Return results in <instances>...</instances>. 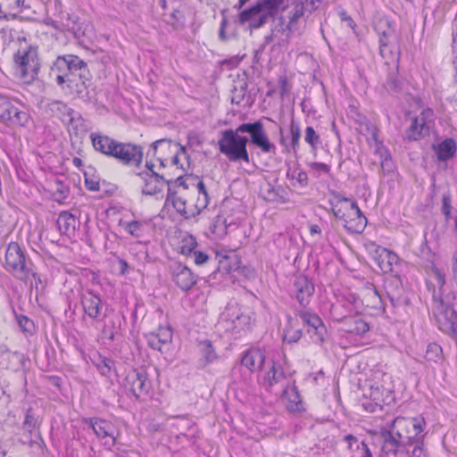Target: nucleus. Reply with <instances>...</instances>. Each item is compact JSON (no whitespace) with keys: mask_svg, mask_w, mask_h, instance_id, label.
<instances>
[{"mask_svg":"<svg viewBox=\"0 0 457 457\" xmlns=\"http://www.w3.org/2000/svg\"><path fill=\"white\" fill-rule=\"evenodd\" d=\"M424 424V420L420 418H395L388 430H382L385 438L383 449L387 453H395L400 445L412 444L414 440L419 443Z\"/></svg>","mask_w":457,"mask_h":457,"instance_id":"1","label":"nucleus"},{"mask_svg":"<svg viewBox=\"0 0 457 457\" xmlns=\"http://www.w3.org/2000/svg\"><path fill=\"white\" fill-rule=\"evenodd\" d=\"M434 282H427V287L432 292L434 303L433 313L441 329L454 332L457 328V312L442 300V289L445 283L444 274L436 268L431 271Z\"/></svg>","mask_w":457,"mask_h":457,"instance_id":"2","label":"nucleus"},{"mask_svg":"<svg viewBox=\"0 0 457 457\" xmlns=\"http://www.w3.org/2000/svg\"><path fill=\"white\" fill-rule=\"evenodd\" d=\"M242 131L236 129H226L221 131V137L218 141L220 152L224 154L229 162H237L243 161L246 163L250 162L249 154L246 149L248 138L241 136Z\"/></svg>","mask_w":457,"mask_h":457,"instance_id":"3","label":"nucleus"},{"mask_svg":"<svg viewBox=\"0 0 457 457\" xmlns=\"http://www.w3.org/2000/svg\"><path fill=\"white\" fill-rule=\"evenodd\" d=\"M39 67L37 47H21L14 54L15 74L23 83L32 82L37 75Z\"/></svg>","mask_w":457,"mask_h":457,"instance_id":"4","label":"nucleus"},{"mask_svg":"<svg viewBox=\"0 0 457 457\" xmlns=\"http://www.w3.org/2000/svg\"><path fill=\"white\" fill-rule=\"evenodd\" d=\"M5 265L6 270L20 280L28 281L30 276L36 277L31 262L27 260L18 243L11 242L8 245L5 252Z\"/></svg>","mask_w":457,"mask_h":457,"instance_id":"5","label":"nucleus"},{"mask_svg":"<svg viewBox=\"0 0 457 457\" xmlns=\"http://www.w3.org/2000/svg\"><path fill=\"white\" fill-rule=\"evenodd\" d=\"M18 103L0 95V121L9 126H25L29 115L17 106Z\"/></svg>","mask_w":457,"mask_h":457,"instance_id":"6","label":"nucleus"},{"mask_svg":"<svg viewBox=\"0 0 457 457\" xmlns=\"http://www.w3.org/2000/svg\"><path fill=\"white\" fill-rule=\"evenodd\" d=\"M71 71L68 77L71 82H66L67 87L76 91L79 96H83L87 89V82L89 80V71L87 63L79 57L73 55Z\"/></svg>","mask_w":457,"mask_h":457,"instance_id":"7","label":"nucleus"},{"mask_svg":"<svg viewBox=\"0 0 457 457\" xmlns=\"http://www.w3.org/2000/svg\"><path fill=\"white\" fill-rule=\"evenodd\" d=\"M71 71L68 77L71 82H66L67 87L76 91L79 96H83L87 89V82L89 80V71L87 63L79 57L73 55Z\"/></svg>","mask_w":457,"mask_h":457,"instance_id":"8","label":"nucleus"},{"mask_svg":"<svg viewBox=\"0 0 457 457\" xmlns=\"http://www.w3.org/2000/svg\"><path fill=\"white\" fill-rule=\"evenodd\" d=\"M154 164L146 162V170L137 174L138 182L142 184L141 192L145 195H158L167 184L170 187L171 182L166 181L163 177L153 170Z\"/></svg>","mask_w":457,"mask_h":457,"instance_id":"9","label":"nucleus"},{"mask_svg":"<svg viewBox=\"0 0 457 457\" xmlns=\"http://www.w3.org/2000/svg\"><path fill=\"white\" fill-rule=\"evenodd\" d=\"M41 417L37 409L29 407L25 411L24 420L21 424V431L23 436L27 438V443L30 445H37L38 446L43 443L40 435Z\"/></svg>","mask_w":457,"mask_h":457,"instance_id":"10","label":"nucleus"},{"mask_svg":"<svg viewBox=\"0 0 457 457\" xmlns=\"http://www.w3.org/2000/svg\"><path fill=\"white\" fill-rule=\"evenodd\" d=\"M238 131L248 133L251 143L260 148L262 152L268 154L275 151L276 147L270 141L262 121L257 120L253 123L240 124Z\"/></svg>","mask_w":457,"mask_h":457,"instance_id":"11","label":"nucleus"},{"mask_svg":"<svg viewBox=\"0 0 457 457\" xmlns=\"http://www.w3.org/2000/svg\"><path fill=\"white\" fill-rule=\"evenodd\" d=\"M51 112L58 117L69 129H72L76 134L83 125V119L79 112L69 108L61 101H54L49 104Z\"/></svg>","mask_w":457,"mask_h":457,"instance_id":"12","label":"nucleus"},{"mask_svg":"<svg viewBox=\"0 0 457 457\" xmlns=\"http://www.w3.org/2000/svg\"><path fill=\"white\" fill-rule=\"evenodd\" d=\"M124 386L137 398H139L148 394L151 388V383L145 370H132L126 375Z\"/></svg>","mask_w":457,"mask_h":457,"instance_id":"13","label":"nucleus"},{"mask_svg":"<svg viewBox=\"0 0 457 457\" xmlns=\"http://www.w3.org/2000/svg\"><path fill=\"white\" fill-rule=\"evenodd\" d=\"M184 179L183 177L179 176L173 181V185L179 188L182 187L184 190L189 188L191 186L196 194V199L194 203L196 213H200L209 204V195L204 183L202 180H196L195 179Z\"/></svg>","mask_w":457,"mask_h":457,"instance_id":"14","label":"nucleus"},{"mask_svg":"<svg viewBox=\"0 0 457 457\" xmlns=\"http://www.w3.org/2000/svg\"><path fill=\"white\" fill-rule=\"evenodd\" d=\"M112 157L123 164L138 165L143 159V149L139 145L118 142Z\"/></svg>","mask_w":457,"mask_h":457,"instance_id":"15","label":"nucleus"},{"mask_svg":"<svg viewBox=\"0 0 457 457\" xmlns=\"http://www.w3.org/2000/svg\"><path fill=\"white\" fill-rule=\"evenodd\" d=\"M295 316L307 327V333L315 343L320 344L324 341L326 327L319 316L307 312H299Z\"/></svg>","mask_w":457,"mask_h":457,"instance_id":"16","label":"nucleus"},{"mask_svg":"<svg viewBox=\"0 0 457 457\" xmlns=\"http://www.w3.org/2000/svg\"><path fill=\"white\" fill-rule=\"evenodd\" d=\"M87 423L89 424L96 436L104 441L105 445H114L116 437L115 428L112 423L101 419H89Z\"/></svg>","mask_w":457,"mask_h":457,"instance_id":"17","label":"nucleus"},{"mask_svg":"<svg viewBox=\"0 0 457 457\" xmlns=\"http://www.w3.org/2000/svg\"><path fill=\"white\" fill-rule=\"evenodd\" d=\"M293 293L302 306H306L314 292V286L307 276L300 274L295 278Z\"/></svg>","mask_w":457,"mask_h":457,"instance_id":"18","label":"nucleus"},{"mask_svg":"<svg viewBox=\"0 0 457 457\" xmlns=\"http://www.w3.org/2000/svg\"><path fill=\"white\" fill-rule=\"evenodd\" d=\"M178 147L179 144L174 143L170 139H159L151 145L150 149L146 153V156L156 157V159L160 162V164L164 166V162L168 161L170 154H172Z\"/></svg>","mask_w":457,"mask_h":457,"instance_id":"19","label":"nucleus"},{"mask_svg":"<svg viewBox=\"0 0 457 457\" xmlns=\"http://www.w3.org/2000/svg\"><path fill=\"white\" fill-rule=\"evenodd\" d=\"M238 19L241 24L248 22L251 29H259L268 21L270 17L255 3L251 8L242 11Z\"/></svg>","mask_w":457,"mask_h":457,"instance_id":"20","label":"nucleus"},{"mask_svg":"<svg viewBox=\"0 0 457 457\" xmlns=\"http://www.w3.org/2000/svg\"><path fill=\"white\" fill-rule=\"evenodd\" d=\"M80 303L84 312L92 320L99 319L103 303L100 296L92 290H86L81 294Z\"/></svg>","mask_w":457,"mask_h":457,"instance_id":"21","label":"nucleus"},{"mask_svg":"<svg viewBox=\"0 0 457 457\" xmlns=\"http://www.w3.org/2000/svg\"><path fill=\"white\" fill-rule=\"evenodd\" d=\"M374 29L379 37V47L398 44L395 29L387 19H378Z\"/></svg>","mask_w":457,"mask_h":457,"instance_id":"22","label":"nucleus"},{"mask_svg":"<svg viewBox=\"0 0 457 457\" xmlns=\"http://www.w3.org/2000/svg\"><path fill=\"white\" fill-rule=\"evenodd\" d=\"M71 57H73V55L59 56L51 67L50 76L55 79L59 86H62L66 82H71V79L67 78L72 62L70 59Z\"/></svg>","mask_w":457,"mask_h":457,"instance_id":"23","label":"nucleus"},{"mask_svg":"<svg viewBox=\"0 0 457 457\" xmlns=\"http://www.w3.org/2000/svg\"><path fill=\"white\" fill-rule=\"evenodd\" d=\"M148 345L159 352L172 341V331L170 327H159L156 331L145 335Z\"/></svg>","mask_w":457,"mask_h":457,"instance_id":"24","label":"nucleus"},{"mask_svg":"<svg viewBox=\"0 0 457 457\" xmlns=\"http://www.w3.org/2000/svg\"><path fill=\"white\" fill-rule=\"evenodd\" d=\"M334 215L346 222L347 220H353L356 217L361 215V212L356 203L351 202L348 198H343L338 201L332 208Z\"/></svg>","mask_w":457,"mask_h":457,"instance_id":"25","label":"nucleus"},{"mask_svg":"<svg viewBox=\"0 0 457 457\" xmlns=\"http://www.w3.org/2000/svg\"><path fill=\"white\" fill-rule=\"evenodd\" d=\"M172 279L184 291L190 289L196 283V278L191 270L181 263L175 264L172 268Z\"/></svg>","mask_w":457,"mask_h":457,"instance_id":"26","label":"nucleus"},{"mask_svg":"<svg viewBox=\"0 0 457 457\" xmlns=\"http://www.w3.org/2000/svg\"><path fill=\"white\" fill-rule=\"evenodd\" d=\"M359 298L361 304L368 309L381 310L383 308L381 296L370 283H366L360 289Z\"/></svg>","mask_w":457,"mask_h":457,"instance_id":"27","label":"nucleus"},{"mask_svg":"<svg viewBox=\"0 0 457 457\" xmlns=\"http://www.w3.org/2000/svg\"><path fill=\"white\" fill-rule=\"evenodd\" d=\"M306 14L304 11V6L303 2H295L292 4L291 9L288 12L287 18L288 21L286 27H282L278 29V32L283 34H287L289 36L291 33L295 32L299 29V21Z\"/></svg>","mask_w":457,"mask_h":457,"instance_id":"28","label":"nucleus"},{"mask_svg":"<svg viewBox=\"0 0 457 457\" xmlns=\"http://www.w3.org/2000/svg\"><path fill=\"white\" fill-rule=\"evenodd\" d=\"M90 139L96 151L107 156L113 155L118 143L116 140L100 133H91Z\"/></svg>","mask_w":457,"mask_h":457,"instance_id":"29","label":"nucleus"},{"mask_svg":"<svg viewBox=\"0 0 457 457\" xmlns=\"http://www.w3.org/2000/svg\"><path fill=\"white\" fill-rule=\"evenodd\" d=\"M301 129L295 120H291L289 125V135L285 137L281 135L280 143L287 153L296 154L300 146Z\"/></svg>","mask_w":457,"mask_h":457,"instance_id":"30","label":"nucleus"},{"mask_svg":"<svg viewBox=\"0 0 457 457\" xmlns=\"http://www.w3.org/2000/svg\"><path fill=\"white\" fill-rule=\"evenodd\" d=\"M341 329L345 333L363 335L370 330L369 324L359 316L345 317L341 320Z\"/></svg>","mask_w":457,"mask_h":457,"instance_id":"31","label":"nucleus"},{"mask_svg":"<svg viewBox=\"0 0 457 457\" xmlns=\"http://www.w3.org/2000/svg\"><path fill=\"white\" fill-rule=\"evenodd\" d=\"M264 362V352L257 348L248 350L242 358V364L251 371L263 369Z\"/></svg>","mask_w":457,"mask_h":457,"instance_id":"32","label":"nucleus"},{"mask_svg":"<svg viewBox=\"0 0 457 457\" xmlns=\"http://www.w3.org/2000/svg\"><path fill=\"white\" fill-rule=\"evenodd\" d=\"M376 261L380 270L385 272L393 270V267L398 262V256L386 248L378 246L376 250Z\"/></svg>","mask_w":457,"mask_h":457,"instance_id":"33","label":"nucleus"},{"mask_svg":"<svg viewBox=\"0 0 457 457\" xmlns=\"http://www.w3.org/2000/svg\"><path fill=\"white\" fill-rule=\"evenodd\" d=\"M302 337V327L297 316H287L283 331V340L287 343H295Z\"/></svg>","mask_w":457,"mask_h":457,"instance_id":"34","label":"nucleus"},{"mask_svg":"<svg viewBox=\"0 0 457 457\" xmlns=\"http://www.w3.org/2000/svg\"><path fill=\"white\" fill-rule=\"evenodd\" d=\"M429 130V124L424 120V118H413L411 124L406 130V137L410 141H416L425 137Z\"/></svg>","mask_w":457,"mask_h":457,"instance_id":"35","label":"nucleus"},{"mask_svg":"<svg viewBox=\"0 0 457 457\" xmlns=\"http://www.w3.org/2000/svg\"><path fill=\"white\" fill-rule=\"evenodd\" d=\"M433 149L440 161H447L453 158L457 151V144L453 138H446L438 145H434Z\"/></svg>","mask_w":457,"mask_h":457,"instance_id":"36","label":"nucleus"},{"mask_svg":"<svg viewBox=\"0 0 457 457\" xmlns=\"http://www.w3.org/2000/svg\"><path fill=\"white\" fill-rule=\"evenodd\" d=\"M166 201L170 202L175 210L179 213L182 214L185 218H188L190 215L195 214L194 212L189 213V212L187 210V204L188 201L185 199L183 195H181V192L179 190L172 191L171 187H169Z\"/></svg>","mask_w":457,"mask_h":457,"instance_id":"37","label":"nucleus"},{"mask_svg":"<svg viewBox=\"0 0 457 457\" xmlns=\"http://www.w3.org/2000/svg\"><path fill=\"white\" fill-rule=\"evenodd\" d=\"M76 219L75 217L67 212H62L60 213L56 224L62 235L71 236L75 231L76 228Z\"/></svg>","mask_w":457,"mask_h":457,"instance_id":"38","label":"nucleus"},{"mask_svg":"<svg viewBox=\"0 0 457 457\" xmlns=\"http://www.w3.org/2000/svg\"><path fill=\"white\" fill-rule=\"evenodd\" d=\"M199 351L201 353V364L206 366L217 359L215 350L209 340L199 343Z\"/></svg>","mask_w":457,"mask_h":457,"instance_id":"39","label":"nucleus"},{"mask_svg":"<svg viewBox=\"0 0 457 457\" xmlns=\"http://www.w3.org/2000/svg\"><path fill=\"white\" fill-rule=\"evenodd\" d=\"M344 440L348 443L349 448L352 449L353 445H356V453L353 455V457H372V454L364 442L359 443L357 438L353 435H347L345 436Z\"/></svg>","mask_w":457,"mask_h":457,"instance_id":"40","label":"nucleus"},{"mask_svg":"<svg viewBox=\"0 0 457 457\" xmlns=\"http://www.w3.org/2000/svg\"><path fill=\"white\" fill-rule=\"evenodd\" d=\"M228 228V225L227 223V220L223 217L218 216L213 220L210 227V230L213 235V238L220 240L224 238V237L227 235Z\"/></svg>","mask_w":457,"mask_h":457,"instance_id":"41","label":"nucleus"},{"mask_svg":"<svg viewBox=\"0 0 457 457\" xmlns=\"http://www.w3.org/2000/svg\"><path fill=\"white\" fill-rule=\"evenodd\" d=\"M285 378V373L282 368L277 365L274 361H271V365L269 370L265 374V379L270 386L280 382Z\"/></svg>","mask_w":457,"mask_h":457,"instance_id":"42","label":"nucleus"},{"mask_svg":"<svg viewBox=\"0 0 457 457\" xmlns=\"http://www.w3.org/2000/svg\"><path fill=\"white\" fill-rule=\"evenodd\" d=\"M285 0H258L256 4L271 18L282 6Z\"/></svg>","mask_w":457,"mask_h":457,"instance_id":"43","label":"nucleus"},{"mask_svg":"<svg viewBox=\"0 0 457 457\" xmlns=\"http://www.w3.org/2000/svg\"><path fill=\"white\" fill-rule=\"evenodd\" d=\"M366 224L367 219L361 214L353 220H347L346 222L344 223V227L352 233H361L365 228Z\"/></svg>","mask_w":457,"mask_h":457,"instance_id":"44","label":"nucleus"},{"mask_svg":"<svg viewBox=\"0 0 457 457\" xmlns=\"http://www.w3.org/2000/svg\"><path fill=\"white\" fill-rule=\"evenodd\" d=\"M379 53L386 62L397 61L400 56V50L398 44L391 45L388 46L379 47Z\"/></svg>","mask_w":457,"mask_h":457,"instance_id":"45","label":"nucleus"},{"mask_svg":"<svg viewBox=\"0 0 457 457\" xmlns=\"http://www.w3.org/2000/svg\"><path fill=\"white\" fill-rule=\"evenodd\" d=\"M443 351L439 345L432 343L427 347L425 358L428 361L438 362L442 360Z\"/></svg>","mask_w":457,"mask_h":457,"instance_id":"46","label":"nucleus"},{"mask_svg":"<svg viewBox=\"0 0 457 457\" xmlns=\"http://www.w3.org/2000/svg\"><path fill=\"white\" fill-rule=\"evenodd\" d=\"M304 141L311 146L312 150L316 151L320 144V137L315 129L309 126L305 129Z\"/></svg>","mask_w":457,"mask_h":457,"instance_id":"47","label":"nucleus"},{"mask_svg":"<svg viewBox=\"0 0 457 457\" xmlns=\"http://www.w3.org/2000/svg\"><path fill=\"white\" fill-rule=\"evenodd\" d=\"M219 269L226 272H231L237 269V261L236 256L224 255L219 260Z\"/></svg>","mask_w":457,"mask_h":457,"instance_id":"48","label":"nucleus"},{"mask_svg":"<svg viewBox=\"0 0 457 457\" xmlns=\"http://www.w3.org/2000/svg\"><path fill=\"white\" fill-rule=\"evenodd\" d=\"M96 367L102 375L110 376L112 371L113 361L106 357L99 356Z\"/></svg>","mask_w":457,"mask_h":457,"instance_id":"49","label":"nucleus"},{"mask_svg":"<svg viewBox=\"0 0 457 457\" xmlns=\"http://www.w3.org/2000/svg\"><path fill=\"white\" fill-rule=\"evenodd\" d=\"M142 224L137 220L126 222L124 225L125 230L135 237H139L142 235Z\"/></svg>","mask_w":457,"mask_h":457,"instance_id":"50","label":"nucleus"},{"mask_svg":"<svg viewBox=\"0 0 457 457\" xmlns=\"http://www.w3.org/2000/svg\"><path fill=\"white\" fill-rule=\"evenodd\" d=\"M370 390H371L370 397L373 399V401L376 402V404L378 405L379 407L381 406L382 403H384L386 402L385 399L383 398L384 392L386 393L387 397L390 396L389 395L390 392L388 390H386L383 388L381 391L378 386H371Z\"/></svg>","mask_w":457,"mask_h":457,"instance_id":"51","label":"nucleus"},{"mask_svg":"<svg viewBox=\"0 0 457 457\" xmlns=\"http://www.w3.org/2000/svg\"><path fill=\"white\" fill-rule=\"evenodd\" d=\"M197 243L193 237L186 238L181 245V253L185 255H193L196 252L195 247Z\"/></svg>","mask_w":457,"mask_h":457,"instance_id":"52","label":"nucleus"},{"mask_svg":"<svg viewBox=\"0 0 457 457\" xmlns=\"http://www.w3.org/2000/svg\"><path fill=\"white\" fill-rule=\"evenodd\" d=\"M172 154L173 155L171 156V163L183 169V165L180 163V157L183 156L185 159H188L186 148L179 145V147L175 149Z\"/></svg>","mask_w":457,"mask_h":457,"instance_id":"53","label":"nucleus"},{"mask_svg":"<svg viewBox=\"0 0 457 457\" xmlns=\"http://www.w3.org/2000/svg\"><path fill=\"white\" fill-rule=\"evenodd\" d=\"M291 178L295 179L301 187H305L308 182V175L303 170H294L291 174Z\"/></svg>","mask_w":457,"mask_h":457,"instance_id":"54","label":"nucleus"},{"mask_svg":"<svg viewBox=\"0 0 457 457\" xmlns=\"http://www.w3.org/2000/svg\"><path fill=\"white\" fill-rule=\"evenodd\" d=\"M192 256L194 258L195 263L197 265H202L209 260V255L200 251L194 252Z\"/></svg>","mask_w":457,"mask_h":457,"instance_id":"55","label":"nucleus"},{"mask_svg":"<svg viewBox=\"0 0 457 457\" xmlns=\"http://www.w3.org/2000/svg\"><path fill=\"white\" fill-rule=\"evenodd\" d=\"M442 203H443L442 212L445 214V216L446 217V219H448L450 217L451 209H452L450 197L448 195H444L443 199H442Z\"/></svg>","mask_w":457,"mask_h":457,"instance_id":"56","label":"nucleus"},{"mask_svg":"<svg viewBox=\"0 0 457 457\" xmlns=\"http://www.w3.org/2000/svg\"><path fill=\"white\" fill-rule=\"evenodd\" d=\"M309 167L312 170H316V171H319V172H323V173H328L329 171V167L328 165L323 163V162H311L309 163Z\"/></svg>","mask_w":457,"mask_h":457,"instance_id":"57","label":"nucleus"},{"mask_svg":"<svg viewBox=\"0 0 457 457\" xmlns=\"http://www.w3.org/2000/svg\"><path fill=\"white\" fill-rule=\"evenodd\" d=\"M85 184L87 188L91 191L99 190V182L95 179L88 178L87 173H85Z\"/></svg>","mask_w":457,"mask_h":457,"instance_id":"58","label":"nucleus"},{"mask_svg":"<svg viewBox=\"0 0 457 457\" xmlns=\"http://www.w3.org/2000/svg\"><path fill=\"white\" fill-rule=\"evenodd\" d=\"M277 196H278V194H277L276 190L274 189V187H272L271 186L268 185L267 190L263 191V197L267 201L272 202V201H275L277 199Z\"/></svg>","mask_w":457,"mask_h":457,"instance_id":"59","label":"nucleus"},{"mask_svg":"<svg viewBox=\"0 0 457 457\" xmlns=\"http://www.w3.org/2000/svg\"><path fill=\"white\" fill-rule=\"evenodd\" d=\"M410 457H428V453L424 451L421 445H417L414 446L411 455Z\"/></svg>","mask_w":457,"mask_h":457,"instance_id":"60","label":"nucleus"},{"mask_svg":"<svg viewBox=\"0 0 457 457\" xmlns=\"http://www.w3.org/2000/svg\"><path fill=\"white\" fill-rule=\"evenodd\" d=\"M304 11L306 13L311 14L314 10L317 9L315 0H306L303 3Z\"/></svg>","mask_w":457,"mask_h":457,"instance_id":"61","label":"nucleus"},{"mask_svg":"<svg viewBox=\"0 0 457 457\" xmlns=\"http://www.w3.org/2000/svg\"><path fill=\"white\" fill-rule=\"evenodd\" d=\"M432 114H433L432 110H430V109H426V110L422 111V112L420 113V116H418L417 118H424V120H426V121H427V124H428V121H429V120L431 119Z\"/></svg>","mask_w":457,"mask_h":457,"instance_id":"62","label":"nucleus"},{"mask_svg":"<svg viewBox=\"0 0 457 457\" xmlns=\"http://www.w3.org/2000/svg\"><path fill=\"white\" fill-rule=\"evenodd\" d=\"M118 264H119V268H120V273L122 275L125 274L127 271V269H128L127 262L123 259H119Z\"/></svg>","mask_w":457,"mask_h":457,"instance_id":"63","label":"nucleus"},{"mask_svg":"<svg viewBox=\"0 0 457 457\" xmlns=\"http://www.w3.org/2000/svg\"><path fill=\"white\" fill-rule=\"evenodd\" d=\"M227 22H228L227 20L224 18L220 24V37L223 40H225L227 38L225 36V27L227 25Z\"/></svg>","mask_w":457,"mask_h":457,"instance_id":"64","label":"nucleus"}]
</instances>
